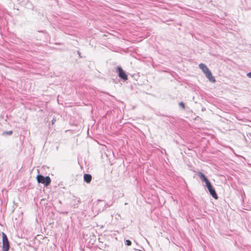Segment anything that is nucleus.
<instances>
[{"instance_id":"f03ea898","label":"nucleus","mask_w":251,"mask_h":251,"mask_svg":"<svg viewBox=\"0 0 251 251\" xmlns=\"http://www.w3.org/2000/svg\"><path fill=\"white\" fill-rule=\"evenodd\" d=\"M38 183L44 184L45 186H48L51 182L50 178L49 176L45 177L42 175H38L36 177Z\"/></svg>"},{"instance_id":"9b49d317","label":"nucleus","mask_w":251,"mask_h":251,"mask_svg":"<svg viewBox=\"0 0 251 251\" xmlns=\"http://www.w3.org/2000/svg\"><path fill=\"white\" fill-rule=\"evenodd\" d=\"M211 73V71L209 70V69H207L206 72L205 73H203L205 76H206L207 75H208V74H210Z\"/></svg>"},{"instance_id":"9d476101","label":"nucleus","mask_w":251,"mask_h":251,"mask_svg":"<svg viewBox=\"0 0 251 251\" xmlns=\"http://www.w3.org/2000/svg\"><path fill=\"white\" fill-rule=\"evenodd\" d=\"M126 245L129 246L131 245V242L129 240H126L125 242Z\"/></svg>"},{"instance_id":"f8f14e48","label":"nucleus","mask_w":251,"mask_h":251,"mask_svg":"<svg viewBox=\"0 0 251 251\" xmlns=\"http://www.w3.org/2000/svg\"><path fill=\"white\" fill-rule=\"evenodd\" d=\"M248 77L251 78V72L247 74Z\"/></svg>"},{"instance_id":"4468645a","label":"nucleus","mask_w":251,"mask_h":251,"mask_svg":"<svg viewBox=\"0 0 251 251\" xmlns=\"http://www.w3.org/2000/svg\"><path fill=\"white\" fill-rule=\"evenodd\" d=\"M77 53L79 56H80V52L79 51H77Z\"/></svg>"},{"instance_id":"7ed1b4c3","label":"nucleus","mask_w":251,"mask_h":251,"mask_svg":"<svg viewBox=\"0 0 251 251\" xmlns=\"http://www.w3.org/2000/svg\"><path fill=\"white\" fill-rule=\"evenodd\" d=\"M2 251H8L10 248L9 242L8 238L4 232H2Z\"/></svg>"},{"instance_id":"6e6552de","label":"nucleus","mask_w":251,"mask_h":251,"mask_svg":"<svg viewBox=\"0 0 251 251\" xmlns=\"http://www.w3.org/2000/svg\"><path fill=\"white\" fill-rule=\"evenodd\" d=\"M179 105L180 107H181L183 109H184L185 108V104L183 102H180L179 103Z\"/></svg>"},{"instance_id":"0eeeda50","label":"nucleus","mask_w":251,"mask_h":251,"mask_svg":"<svg viewBox=\"0 0 251 251\" xmlns=\"http://www.w3.org/2000/svg\"><path fill=\"white\" fill-rule=\"evenodd\" d=\"M200 68L202 71L203 73H205L206 71L208 69L207 67L203 63H201L199 64Z\"/></svg>"},{"instance_id":"423d86ee","label":"nucleus","mask_w":251,"mask_h":251,"mask_svg":"<svg viewBox=\"0 0 251 251\" xmlns=\"http://www.w3.org/2000/svg\"><path fill=\"white\" fill-rule=\"evenodd\" d=\"M84 179L87 183H89L91 181L92 176L88 174H85L84 176Z\"/></svg>"},{"instance_id":"39448f33","label":"nucleus","mask_w":251,"mask_h":251,"mask_svg":"<svg viewBox=\"0 0 251 251\" xmlns=\"http://www.w3.org/2000/svg\"><path fill=\"white\" fill-rule=\"evenodd\" d=\"M206 77L207 78L209 81L212 83H215L216 82V79L215 77L213 76L211 72L210 74H208V75H207Z\"/></svg>"},{"instance_id":"1a4fd4ad","label":"nucleus","mask_w":251,"mask_h":251,"mask_svg":"<svg viewBox=\"0 0 251 251\" xmlns=\"http://www.w3.org/2000/svg\"><path fill=\"white\" fill-rule=\"evenodd\" d=\"M13 133V131L12 130H10V131H5L4 132L3 134V135H11Z\"/></svg>"},{"instance_id":"ddd939ff","label":"nucleus","mask_w":251,"mask_h":251,"mask_svg":"<svg viewBox=\"0 0 251 251\" xmlns=\"http://www.w3.org/2000/svg\"><path fill=\"white\" fill-rule=\"evenodd\" d=\"M56 121V120L55 119H53L52 120V124H54V123Z\"/></svg>"},{"instance_id":"2eb2a0df","label":"nucleus","mask_w":251,"mask_h":251,"mask_svg":"<svg viewBox=\"0 0 251 251\" xmlns=\"http://www.w3.org/2000/svg\"><path fill=\"white\" fill-rule=\"evenodd\" d=\"M37 171L38 173H39V170L38 169L37 170Z\"/></svg>"},{"instance_id":"20e7f679","label":"nucleus","mask_w":251,"mask_h":251,"mask_svg":"<svg viewBox=\"0 0 251 251\" xmlns=\"http://www.w3.org/2000/svg\"><path fill=\"white\" fill-rule=\"evenodd\" d=\"M116 71L118 73V76L124 81L127 80V75L120 66H118L116 68Z\"/></svg>"},{"instance_id":"f257e3e1","label":"nucleus","mask_w":251,"mask_h":251,"mask_svg":"<svg viewBox=\"0 0 251 251\" xmlns=\"http://www.w3.org/2000/svg\"><path fill=\"white\" fill-rule=\"evenodd\" d=\"M201 178L202 181L205 182V185L207 187L210 194L211 196L215 199H218V196L215 191V190L212 188V186L211 184V183L207 178V177L203 175V174H201Z\"/></svg>"}]
</instances>
